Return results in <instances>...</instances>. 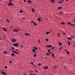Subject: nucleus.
<instances>
[{"label":"nucleus","instance_id":"obj_38","mask_svg":"<svg viewBox=\"0 0 75 75\" xmlns=\"http://www.w3.org/2000/svg\"><path fill=\"white\" fill-rule=\"evenodd\" d=\"M14 49H15L14 47H12V50H14Z\"/></svg>","mask_w":75,"mask_h":75},{"label":"nucleus","instance_id":"obj_2","mask_svg":"<svg viewBox=\"0 0 75 75\" xmlns=\"http://www.w3.org/2000/svg\"><path fill=\"white\" fill-rule=\"evenodd\" d=\"M46 47H49V48H51V47H52V46L50 45H47L46 46Z\"/></svg>","mask_w":75,"mask_h":75},{"label":"nucleus","instance_id":"obj_6","mask_svg":"<svg viewBox=\"0 0 75 75\" xmlns=\"http://www.w3.org/2000/svg\"><path fill=\"white\" fill-rule=\"evenodd\" d=\"M4 30V31H7V29L5 27H3V28Z\"/></svg>","mask_w":75,"mask_h":75},{"label":"nucleus","instance_id":"obj_57","mask_svg":"<svg viewBox=\"0 0 75 75\" xmlns=\"http://www.w3.org/2000/svg\"><path fill=\"white\" fill-rule=\"evenodd\" d=\"M74 23H75V18H74Z\"/></svg>","mask_w":75,"mask_h":75},{"label":"nucleus","instance_id":"obj_55","mask_svg":"<svg viewBox=\"0 0 75 75\" xmlns=\"http://www.w3.org/2000/svg\"><path fill=\"white\" fill-rule=\"evenodd\" d=\"M21 47L22 48H23V45H21Z\"/></svg>","mask_w":75,"mask_h":75},{"label":"nucleus","instance_id":"obj_3","mask_svg":"<svg viewBox=\"0 0 75 75\" xmlns=\"http://www.w3.org/2000/svg\"><path fill=\"white\" fill-rule=\"evenodd\" d=\"M52 58H53L54 59H55L56 58V57H55V55H54V53L52 54Z\"/></svg>","mask_w":75,"mask_h":75},{"label":"nucleus","instance_id":"obj_12","mask_svg":"<svg viewBox=\"0 0 75 75\" xmlns=\"http://www.w3.org/2000/svg\"><path fill=\"white\" fill-rule=\"evenodd\" d=\"M33 67L34 68H36L37 67V65L35 64H33Z\"/></svg>","mask_w":75,"mask_h":75},{"label":"nucleus","instance_id":"obj_24","mask_svg":"<svg viewBox=\"0 0 75 75\" xmlns=\"http://www.w3.org/2000/svg\"><path fill=\"white\" fill-rule=\"evenodd\" d=\"M67 53L68 55H69V54H70V53H69V52L68 51L67 52Z\"/></svg>","mask_w":75,"mask_h":75},{"label":"nucleus","instance_id":"obj_14","mask_svg":"<svg viewBox=\"0 0 75 75\" xmlns=\"http://www.w3.org/2000/svg\"><path fill=\"white\" fill-rule=\"evenodd\" d=\"M50 53H51V52H48L46 54V55H49V54H50Z\"/></svg>","mask_w":75,"mask_h":75},{"label":"nucleus","instance_id":"obj_7","mask_svg":"<svg viewBox=\"0 0 75 75\" xmlns=\"http://www.w3.org/2000/svg\"><path fill=\"white\" fill-rule=\"evenodd\" d=\"M8 5V6H11L12 5V3L11 2H9Z\"/></svg>","mask_w":75,"mask_h":75},{"label":"nucleus","instance_id":"obj_36","mask_svg":"<svg viewBox=\"0 0 75 75\" xmlns=\"http://www.w3.org/2000/svg\"><path fill=\"white\" fill-rule=\"evenodd\" d=\"M64 69H65V70H66V69H67V67H66V66H64Z\"/></svg>","mask_w":75,"mask_h":75},{"label":"nucleus","instance_id":"obj_5","mask_svg":"<svg viewBox=\"0 0 75 75\" xmlns=\"http://www.w3.org/2000/svg\"><path fill=\"white\" fill-rule=\"evenodd\" d=\"M48 67L47 66H45L43 67L44 69H48Z\"/></svg>","mask_w":75,"mask_h":75},{"label":"nucleus","instance_id":"obj_46","mask_svg":"<svg viewBox=\"0 0 75 75\" xmlns=\"http://www.w3.org/2000/svg\"><path fill=\"white\" fill-rule=\"evenodd\" d=\"M74 24H71L70 25H71V26H74Z\"/></svg>","mask_w":75,"mask_h":75},{"label":"nucleus","instance_id":"obj_25","mask_svg":"<svg viewBox=\"0 0 75 75\" xmlns=\"http://www.w3.org/2000/svg\"><path fill=\"white\" fill-rule=\"evenodd\" d=\"M58 37H61V36H60V34L59 33H58Z\"/></svg>","mask_w":75,"mask_h":75},{"label":"nucleus","instance_id":"obj_45","mask_svg":"<svg viewBox=\"0 0 75 75\" xmlns=\"http://www.w3.org/2000/svg\"><path fill=\"white\" fill-rule=\"evenodd\" d=\"M5 68H6V69L7 68V66H5Z\"/></svg>","mask_w":75,"mask_h":75},{"label":"nucleus","instance_id":"obj_35","mask_svg":"<svg viewBox=\"0 0 75 75\" xmlns=\"http://www.w3.org/2000/svg\"><path fill=\"white\" fill-rule=\"evenodd\" d=\"M62 47H60V48H59V50H61V49H62Z\"/></svg>","mask_w":75,"mask_h":75},{"label":"nucleus","instance_id":"obj_61","mask_svg":"<svg viewBox=\"0 0 75 75\" xmlns=\"http://www.w3.org/2000/svg\"><path fill=\"white\" fill-rule=\"evenodd\" d=\"M69 0H66V1H68Z\"/></svg>","mask_w":75,"mask_h":75},{"label":"nucleus","instance_id":"obj_13","mask_svg":"<svg viewBox=\"0 0 75 75\" xmlns=\"http://www.w3.org/2000/svg\"><path fill=\"white\" fill-rule=\"evenodd\" d=\"M11 55L13 57H14V55H15V54H14L13 53H12L11 54Z\"/></svg>","mask_w":75,"mask_h":75},{"label":"nucleus","instance_id":"obj_60","mask_svg":"<svg viewBox=\"0 0 75 75\" xmlns=\"http://www.w3.org/2000/svg\"><path fill=\"white\" fill-rule=\"evenodd\" d=\"M35 71L36 72H38V71L36 70H35Z\"/></svg>","mask_w":75,"mask_h":75},{"label":"nucleus","instance_id":"obj_31","mask_svg":"<svg viewBox=\"0 0 75 75\" xmlns=\"http://www.w3.org/2000/svg\"><path fill=\"white\" fill-rule=\"evenodd\" d=\"M34 49H35V50H37L38 48L37 47H35L34 48Z\"/></svg>","mask_w":75,"mask_h":75},{"label":"nucleus","instance_id":"obj_20","mask_svg":"<svg viewBox=\"0 0 75 75\" xmlns=\"http://www.w3.org/2000/svg\"><path fill=\"white\" fill-rule=\"evenodd\" d=\"M58 66H54V68H58Z\"/></svg>","mask_w":75,"mask_h":75},{"label":"nucleus","instance_id":"obj_58","mask_svg":"<svg viewBox=\"0 0 75 75\" xmlns=\"http://www.w3.org/2000/svg\"><path fill=\"white\" fill-rule=\"evenodd\" d=\"M25 19V18H22V20H24Z\"/></svg>","mask_w":75,"mask_h":75},{"label":"nucleus","instance_id":"obj_54","mask_svg":"<svg viewBox=\"0 0 75 75\" xmlns=\"http://www.w3.org/2000/svg\"><path fill=\"white\" fill-rule=\"evenodd\" d=\"M71 38H73V36H70Z\"/></svg>","mask_w":75,"mask_h":75},{"label":"nucleus","instance_id":"obj_33","mask_svg":"<svg viewBox=\"0 0 75 75\" xmlns=\"http://www.w3.org/2000/svg\"><path fill=\"white\" fill-rule=\"evenodd\" d=\"M50 0L52 2H54L55 1L54 0Z\"/></svg>","mask_w":75,"mask_h":75},{"label":"nucleus","instance_id":"obj_47","mask_svg":"<svg viewBox=\"0 0 75 75\" xmlns=\"http://www.w3.org/2000/svg\"><path fill=\"white\" fill-rule=\"evenodd\" d=\"M9 62L10 64H11V63H12V61H9Z\"/></svg>","mask_w":75,"mask_h":75},{"label":"nucleus","instance_id":"obj_10","mask_svg":"<svg viewBox=\"0 0 75 75\" xmlns=\"http://www.w3.org/2000/svg\"><path fill=\"white\" fill-rule=\"evenodd\" d=\"M25 35H28V36H30V35L29 34L27 33H25Z\"/></svg>","mask_w":75,"mask_h":75},{"label":"nucleus","instance_id":"obj_32","mask_svg":"<svg viewBox=\"0 0 75 75\" xmlns=\"http://www.w3.org/2000/svg\"><path fill=\"white\" fill-rule=\"evenodd\" d=\"M16 32H18L20 31V30L19 29H16Z\"/></svg>","mask_w":75,"mask_h":75},{"label":"nucleus","instance_id":"obj_29","mask_svg":"<svg viewBox=\"0 0 75 75\" xmlns=\"http://www.w3.org/2000/svg\"><path fill=\"white\" fill-rule=\"evenodd\" d=\"M58 3H62V2L60 1H59L58 2Z\"/></svg>","mask_w":75,"mask_h":75},{"label":"nucleus","instance_id":"obj_18","mask_svg":"<svg viewBox=\"0 0 75 75\" xmlns=\"http://www.w3.org/2000/svg\"><path fill=\"white\" fill-rule=\"evenodd\" d=\"M59 46H61L62 45V43L61 42H60L59 43Z\"/></svg>","mask_w":75,"mask_h":75},{"label":"nucleus","instance_id":"obj_4","mask_svg":"<svg viewBox=\"0 0 75 75\" xmlns=\"http://www.w3.org/2000/svg\"><path fill=\"white\" fill-rule=\"evenodd\" d=\"M11 41L13 42H16V40L15 39H12L11 40Z\"/></svg>","mask_w":75,"mask_h":75},{"label":"nucleus","instance_id":"obj_30","mask_svg":"<svg viewBox=\"0 0 75 75\" xmlns=\"http://www.w3.org/2000/svg\"><path fill=\"white\" fill-rule=\"evenodd\" d=\"M28 3H32V1L30 0H28Z\"/></svg>","mask_w":75,"mask_h":75},{"label":"nucleus","instance_id":"obj_22","mask_svg":"<svg viewBox=\"0 0 75 75\" xmlns=\"http://www.w3.org/2000/svg\"><path fill=\"white\" fill-rule=\"evenodd\" d=\"M32 10L33 12H35V10H34V9L33 8H32Z\"/></svg>","mask_w":75,"mask_h":75},{"label":"nucleus","instance_id":"obj_1","mask_svg":"<svg viewBox=\"0 0 75 75\" xmlns=\"http://www.w3.org/2000/svg\"><path fill=\"white\" fill-rule=\"evenodd\" d=\"M13 45L15 47H18V43L13 44Z\"/></svg>","mask_w":75,"mask_h":75},{"label":"nucleus","instance_id":"obj_19","mask_svg":"<svg viewBox=\"0 0 75 75\" xmlns=\"http://www.w3.org/2000/svg\"><path fill=\"white\" fill-rule=\"evenodd\" d=\"M50 33L49 32H46V34H47V35H48V34H50Z\"/></svg>","mask_w":75,"mask_h":75},{"label":"nucleus","instance_id":"obj_8","mask_svg":"<svg viewBox=\"0 0 75 75\" xmlns=\"http://www.w3.org/2000/svg\"><path fill=\"white\" fill-rule=\"evenodd\" d=\"M12 52H13V53H14L15 54H19V53L16 52V51H13Z\"/></svg>","mask_w":75,"mask_h":75},{"label":"nucleus","instance_id":"obj_34","mask_svg":"<svg viewBox=\"0 0 75 75\" xmlns=\"http://www.w3.org/2000/svg\"><path fill=\"white\" fill-rule=\"evenodd\" d=\"M6 21H7L9 23L10 22V21H9V20H8L7 19H6Z\"/></svg>","mask_w":75,"mask_h":75},{"label":"nucleus","instance_id":"obj_59","mask_svg":"<svg viewBox=\"0 0 75 75\" xmlns=\"http://www.w3.org/2000/svg\"><path fill=\"white\" fill-rule=\"evenodd\" d=\"M65 52H67V50H65Z\"/></svg>","mask_w":75,"mask_h":75},{"label":"nucleus","instance_id":"obj_44","mask_svg":"<svg viewBox=\"0 0 75 75\" xmlns=\"http://www.w3.org/2000/svg\"><path fill=\"white\" fill-rule=\"evenodd\" d=\"M39 65V66H40V65H41V63H39L38 64Z\"/></svg>","mask_w":75,"mask_h":75},{"label":"nucleus","instance_id":"obj_11","mask_svg":"<svg viewBox=\"0 0 75 75\" xmlns=\"http://www.w3.org/2000/svg\"><path fill=\"white\" fill-rule=\"evenodd\" d=\"M0 71H1V72L2 74H3V75H4V74H6V73H5V72L2 71H1V70H0Z\"/></svg>","mask_w":75,"mask_h":75},{"label":"nucleus","instance_id":"obj_43","mask_svg":"<svg viewBox=\"0 0 75 75\" xmlns=\"http://www.w3.org/2000/svg\"><path fill=\"white\" fill-rule=\"evenodd\" d=\"M13 31L15 32H16V30H13Z\"/></svg>","mask_w":75,"mask_h":75},{"label":"nucleus","instance_id":"obj_16","mask_svg":"<svg viewBox=\"0 0 75 75\" xmlns=\"http://www.w3.org/2000/svg\"><path fill=\"white\" fill-rule=\"evenodd\" d=\"M23 12H24V11H23V10H20V13H23Z\"/></svg>","mask_w":75,"mask_h":75},{"label":"nucleus","instance_id":"obj_21","mask_svg":"<svg viewBox=\"0 0 75 75\" xmlns=\"http://www.w3.org/2000/svg\"><path fill=\"white\" fill-rule=\"evenodd\" d=\"M34 57H37V55L36 54H34Z\"/></svg>","mask_w":75,"mask_h":75},{"label":"nucleus","instance_id":"obj_53","mask_svg":"<svg viewBox=\"0 0 75 75\" xmlns=\"http://www.w3.org/2000/svg\"><path fill=\"white\" fill-rule=\"evenodd\" d=\"M24 3H25V2H26V0H24Z\"/></svg>","mask_w":75,"mask_h":75},{"label":"nucleus","instance_id":"obj_49","mask_svg":"<svg viewBox=\"0 0 75 75\" xmlns=\"http://www.w3.org/2000/svg\"><path fill=\"white\" fill-rule=\"evenodd\" d=\"M63 34L64 35H66V33H65V32H63Z\"/></svg>","mask_w":75,"mask_h":75},{"label":"nucleus","instance_id":"obj_27","mask_svg":"<svg viewBox=\"0 0 75 75\" xmlns=\"http://www.w3.org/2000/svg\"><path fill=\"white\" fill-rule=\"evenodd\" d=\"M61 24L63 25V24H65V22H62L61 23Z\"/></svg>","mask_w":75,"mask_h":75},{"label":"nucleus","instance_id":"obj_51","mask_svg":"<svg viewBox=\"0 0 75 75\" xmlns=\"http://www.w3.org/2000/svg\"><path fill=\"white\" fill-rule=\"evenodd\" d=\"M31 22L32 23H34V21H31Z\"/></svg>","mask_w":75,"mask_h":75},{"label":"nucleus","instance_id":"obj_62","mask_svg":"<svg viewBox=\"0 0 75 75\" xmlns=\"http://www.w3.org/2000/svg\"><path fill=\"white\" fill-rule=\"evenodd\" d=\"M29 75H33V74H30Z\"/></svg>","mask_w":75,"mask_h":75},{"label":"nucleus","instance_id":"obj_39","mask_svg":"<svg viewBox=\"0 0 75 75\" xmlns=\"http://www.w3.org/2000/svg\"><path fill=\"white\" fill-rule=\"evenodd\" d=\"M30 64L32 65H34V63L33 62H31Z\"/></svg>","mask_w":75,"mask_h":75},{"label":"nucleus","instance_id":"obj_42","mask_svg":"<svg viewBox=\"0 0 75 75\" xmlns=\"http://www.w3.org/2000/svg\"><path fill=\"white\" fill-rule=\"evenodd\" d=\"M38 43H40V40L39 39L38 40Z\"/></svg>","mask_w":75,"mask_h":75},{"label":"nucleus","instance_id":"obj_56","mask_svg":"<svg viewBox=\"0 0 75 75\" xmlns=\"http://www.w3.org/2000/svg\"><path fill=\"white\" fill-rule=\"evenodd\" d=\"M52 49H54V47H52Z\"/></svg>","mask_w":75,"mask_h":75},{"label":"nucleus","instance_id":"obj_48","mask_svg":"<svg viewBox=\"0 0 75 75\" xmlns=\"http://www.w3.org/2000/svg\"><path fill=\"white\" fill-rule=\"evenodd\" d=\"M47 52H50V50H47Z\"/></svg>","mask_w":75,"mask_h":75},{"label":"nucleus","instance_id":"obj_9","mask_svg":"<svg viewBox=\"0 0 75 75\" xmlns=\"http://www.w3.org/2000/svg\"><path fill=\"white\" fill-rule=\"evenodd\" d=\"M32 51L33 52H34V53H35L36 52V51H35V50L34 49H33L32 50Z\"/></svg>","mask_w":75,"mask_h":75},{"label":"nucleus","instance_id":"obj_40","mask_svg":"<svg viewBox=\"0 0 75 75\" xmlns=\"http://www.w3.org/2000/svg\"><path fill=\"white\" fill-rule=\"evenodd\" d=\"M4 54H7V52L5 51L4 52Z\"/></svg>","mask_w":75,"mask_h":75},{"label":"nucleus","instance_id":"obj_50","mask_svg":"<svg viewBox=\"0 0 75 75\" xmlns=\"http://www.w3.org/2000/svg\"><path fill=\"white\" fill-rule=\"evenodd\" d=\"M9 1L10 2V3H12V0H10Z\"/></svg>","mask_w":75,"mask_h":75},{"label":"nucleus","instance_id":"obj_15","mask_svg":"<svg viewBox=\"0 0 75 75\" xmlns=\"http://www.w3.org/2000/svg\"><path fill=\"white\" fill-rule=\"evenodd\" d=\"M37 19L38 20V21H41V19H40V18H38Z\"/></svg>","mask_w":75,"mask_h":75},{"label":"nucleus","instance_id":"obj_63","mask_svg":"<svg viewBox=\"0 0 75 75\" xmlns=\"http://www.w3.org/2000/svg\"><path fill=\"white\" fill-rule=\"evenodd\" d=\"M4 75H7V74H6V73H5L4 74Z\"/></svg>","mask_w":75,"mask_h":75},{"label":"nucleus","instance_id":"obj_28","mask_svg":"<svg viewBox=\"0 0 75 75\" xmlns=\"http://www.w3.org/2000/svg\"><path fill=\"white\" fill-rule=\"evenodd\" d=\"M68 44L69 45H71V43H70V42H69V41H68Z\"/></svg>","mask_w":75,"mask_h":75},{"label":"nucleus","instance_id":"obj_23","mask_svg":"<svg viewBox=\"0 0 75 75\" xmlns=\"http://www.w3.org/2000/svg\"><path fill=\"white\" fill-rule=\"evenodd\" d=\"M61 8H62V7H59L58 8V9L59 10H60V9H61Z\"/></svg>","mask_w":75,"mask_h":75},{"label":"nucleus","instance_id":"obj_17","mask_svg":"<svg viewBox=\"0 0 75 75\" xmlns=\"http://www.w3.org/2000/svg\"><path fill=\"white\" fill-rule=\"evenodd\" d=\"M68 40H71L72 38H71L70 37H69L68 38Z\"/></svg>","mask_w":75,"mask_h":75},{"label":"nucleus","instance_id":"obj_37","mask_svg":"<svg viewBox=\"0 0 75 75\" xmlns=\"http://www.w3.org/2000/svg\"><path fill=\"white\" fill-rule=\"evenodd\" d=\"M33 24H34V25H37V23H33Z\"/></svg>","mask_w":75,"mask_h":75},{"label":"nucleus","instance_id":"obj_41","mask_svg":"<svg viewBox=\"0 0 75 75\" xmlns=\"http://www.w3.org/2000/svg\"><path fill=\"white\" fill-rule=\"evenodd\" d=\"M45 40L46 41H48V39L47 38L45 39Z\"/></svg>","mask_w":75,"mask_h":75},{"label":"nucleus","instance_id":"obj_52","mask_svg":"<svg viewBox=\"0 0 75 75\" xmlns=\"http://www.w3.org/2000/svg\"><path fill=\"white\" fill-rule=\"evenodd\" d=\"M61 1H64V0H61Z\"/></svg>","mask_w":75,"mask_h":75},{"label":"nucleus","instance_id":"obj_26","mask_svg":"<svg viewBox=\"0 0 75 75\" xmlns=\"http://www.w3.org/2000/svg\"><path fill=\"white\" fill-rule=\"evenodd\" d=\"M67 24L69 25V24H71V23L70 22H68L67 23Z\"/></svg>","mask_w":75,"mask_h":75},{"label":"nucleus","instance_id":"obj_64","mask_svg":"<svg viewBox=\"0 0 75 75\" xmlns=\"http://www.w3.org/2000/svg\"><path fill=\"white\" fill-rule=\"evenodd\" d=\"M33 75H36L35 74H32Z\"/></svg>","mask_w":75,"mask_h":75}]
</instances>
